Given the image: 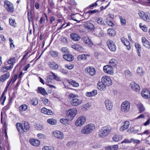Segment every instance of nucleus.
<instances>
[{
    "label": "nucleus",
    "mask_w": 150,
    "mask_h": 150,
    "mask_svg": "<svg viewBox=\"0 0 150 150\" xmlns=\"http://www.w3.org/2000/svg\"><path fill=\"white\" fill-rule=\"evenodd\" d=\"M95 125L93 123H90L83 127L81 131V133L87 135L93 132L96 129Z\"/></svg>",
    "instance_id": "nucleus-1"
},
{
    "label": "nucleus",
    "mask_w": 150,
    "mask_h": 150,
    "mask_svg": "<svg viewBox=\"0 0 150 150\" xmlns=\"http://www.w3.org/2000/svg\"><path fill=\"white\" fill-rule=\"evenodd\" d=\"M111 131L112 127L109 125L103 127L98 132V136L100 138H105L109 134Z\"/></svg>",
    "instance_id": "nucleus-2"
},
{
    "label": "nucleus",
    "mask_w": 150,
    "mask_h": 150,
    "mask_svg": "<svg viewBox=\"0 0 150 150\" xmlns=\"http://www.w3.org/2000/svg\"><path fill=\"white\" fill-rule=\"evenodd\" d=\"M16 126L18 131L21 134L27 132L29 129V126L27 122H24L23 126L21 123L18 122L16 124Z\"/></svg>",
    "instance_id": "nucleus-3"
},
{
    "label": "nucleus",
    "mask_w": 150,
    "mask_h": 150,
    "mask_svg": "<svg viewBox=\"0 0 150 150\" xmlns=\"http://www.w3.org/2000/svg\"><path fill=\"white\" fill-rule=\"evenodd\" d=\"M130 107L131 104L130 102L127 100H125L121 104L120 111L123 113H127L129 111Z\"/></svg>",
    "instance_id": "nucleus-4"
},
{
    "label": "nucleus",
    "mask_w": 150,
    "mask_h": 150,
    "mask_svg": "<svg viewBox=\"0 0 150 150\" xmlns=\"http://www.w3.org/2000/svg\"><path fill=\"white\" fill-rule=\"evenodd\" d=\"M77 112V110L76 108H73L70 109L67 111L66 116L71 121L74 119Z\"/></svg>",
    "instance_id": "nucleus-5"
},
{
    "label": "nucleus",
    "mask_w": 150,
    "mask_h": 150,
    "mask_svg": "<svg viewBox=\"0 0 150 150\" xmlns=\"http://www.w3.org/2000/svg\"><path fill=\"white\" fill-rule=\"evenodd\" d=\"M86 118L83 116L79 117L76 120L75 125L76 127H81L83 125L86 121Z\"/></svg>",
    "instance_id": "nucleus-6"
},
{
    "label": "nucleus",
    "mask_w": 150,
    "mask_h": 150,
    "mask_svg": "<svg viewBox=\"0 0 150 150\" xmlns=\"http://www.w3.org/2000/svg\"><path fill=\"white\" fill-rule=\"evenodd\" d=\"M4 6L8 12L12 13L14 11V8L13 4L8 1H4Z\"/></svg>",
    "instance_id": "nucleus-7"
},
{
    "label": "nucleus",
    "mask_w": 150,
    "mask_h": 150,
    "mask_svg": "<svg viewBox=\"0 0 150 150\" xmlns=\"http://www.w3.org/2000/svg\"><path fill=\"white\" fill-rule=\"evenodd\" d=\"M138 14L140 17L145 21L150 22V14L148 13H145L142 11H139Z\"/></svg>",
    "instance_id": "nucleus-8"
},
{
    "label": "nucleus",
    "mask_w": 150,
    "mask_h": 150,
    "mask_svg": "<svg viewBox=\"0 0 150 150\" xmlns=\"http://www.w3.org/2000/svg\"><path fill=\"white\" fill-rule=\"evenodd\" d=\"M51 134L55 138L59 139H62L64 137V135L61 131L55 130L52 131Z\"/></svg>",
    "instance_id": "nucleus-9"
},
{
    "label": "nucleus",
    "mask_w": 150,
    "mask_h": 150,
    "mask_svg": "<svg viewBox=\"0 0 150 150\" xmlns=\"http://www.w3.org/2000/svg\"><path fill=\"white\" fill-rule=\"evenodd\" d=\"M101 81L106 86H109L112 84L110 78L108 76H104L101 78Z\"/></svg>",
    "instance_id": "nucleus-10"
},
{
    "label": "nucleus",
    "mask_w": 150,
    "mask_h": 150,
    "mask_svg": "<svg viewBox=\"0 0 150 150\" xmlns=\"http://www.w3.org/2000/svg\"><path fill=\"white\" fill-rule=\"evenodd\" d=\"M104 72L108 74L112 75L114 73V70L111 65L109 64L104 66L103 67Z\"/></svg>",
    "instance_id": "nucleus-11"
},
{
    "label": "nucleus",
    "mask_w": 150,
    "mask_h": 150,
    "mask_svg": "<svg viewBox=\"0 0 150 150\" xmlns=\"http://www.w3.org/2000/svg\"><path fill=\"white\" fill-rule=\"evenodd\" d=\"M106 44L109 49L112 51H115L116 47L115 42L111 40H108L107 41Z\"/></svg>",
    "instance_id": "nucleus-12"
},
{
    "label": "nucleus",
    "mask_w": 150,
    "mask_h": 150,
    "mask_svg": "<svg viewBox=\"0 0 150 150\" xmlns=\"http://www.w3.org/2000/svg\"><path fill=\"white\" fill-rule=\"evenodd\" d=\"M82 40L85 44L89 47H91L93 45V42L87 36H84L82 38Z\"/></svg>",
    "instance_id": "nucleus-13"
},
{
    "label": "nucleus",
    "mask_w": 150,
    "mask_h": 150,
    "mask_svg": "<svg viewBox=\"0 0 150 150\" xmlns=\"http://www.w3.org/2000/svg\"><path fill=\"white\" fill-rule=\"evenodd\" d=\"M85 71L86 72L91 76L95 75L96 73L95 69L92 67H87L85 69Z\"/></svg>",
    "instance_id": "nucleus-14"
},
{
    "label": "nucleus",
    "mask_w": 150,
    "mask_h": 150,
    "mask_svg": "<svg viewBox=\"0 0 150 150\" xmlns=\"http://www.w3.org/2000/svg\"><path fill=\"white\" fill-rule=\"evenodd\" d=\"M141 96L144 99H148L150 97V92L146 89H144L141 92Z\"/></svg>",
    "instance_id": "nucleus-15"
},
{
    "label": "nucleus",
    "mask_w": 150,
    "mask_h": 150,
    "mask_svg": "<svg viewBox=\"0 0 150 150\" xmlns=\"http://www.w3.org/2000/svg\"><path fill=\"white\" fill-rule=\"evenodd\" d=\"M82 100L80 99L73 98L71 101V105L74 106H76L80 105L82 103Z\"/></svg>",
    "instance_id": "nucleus-16"
},
{
    "label": "nucleus",
    "mask_w": 150,
    "mask_h": 150,
    "mask_svg": "<svg viewBox=\"0 0 150 150\" xmlns=\"http://www.w3.org/2000/svg\"><path fill=\"white\" fill-rule=\"evenodd\" d=\"M123 124L120 128V131L123 132L127 129L129 127L130 125V123L129 121H126L123 123Z\"/></svg>",
    "instance_id": "nucleus-17"
},
{
    "label": "nucleus",
    "mask_w": 150,
    "mask_h": 150,
    "mask_svg": "<svg viewBox=\"0 0 150 150\" xmlns=\"http://www.w3.org/2000/svg\"><path fill=\"white\" fill-rule=\"evenodd\" d=\"M132 89L134 91L138 92L139 91L140 88L139 85L134 82H132L130 83Z\"/></svg>",
    "instance_id": "nucleus-18"
},
{
    "label": "nucleus",
    "mask_w": 150,
    "mask_h": 150,
    "mask_svg": "<svg viewBox=\"0 0 150 150\" xmlns=\"http://www.w3.org/2000/svg\"><path fill=\"white\" fill-rule=\"evenodd\" d=\"M105 103L107 109L109 110H111L112 108V101L109 100H106L105 101Z\"/></svg>",
    "instance_id": "nucleus-19"
},
{
    "label": "nucleus",
    "mask_w": 150,
    "mask_h": 150,
    "mask_svg": "<svg viewBox=\"0 0 150 150\" xmlns=\"http://www.w3.org/2000/svg\"><path fill=\"white\" fill-rule=\"evenodd\" d=\"M121 40L124 45L127 47V48L129 50L131 49V46L128 40L124 38H121Z\"/></svg>",
    "instance_id": "nucleus-20"
},
{
    "label": "nucleus",
    "mask_w": 150,
    "mask_h": 150,
    "mask_svg": "<svg viewBox=\"0 0 150 150\" xmlns=\"http://www.w3.org/2000/svg\"><path fill=\"white\" fill-rule=\"evenodd\" d=\"M29 142L33 146H39L40 143L39 140L34 139H30Z\"/></svg>",
    "instance_id": "nucleus-21"
},
{
    "label": "nucleus",
    "mask_w": 150,
    "mask_h": 150,
    "mask_svg": "<svg viewBox=\"0 0 150 150\" xmlns=\"http://www.w3.org/2000/svg\"><path fill=\"white\" fill-rule=\"evenodd\" d=\"M109 65H111V67L114 68H116L118 66V62L115 59H112L110 60L109 62Z\"/></svg>",
    "instance_id": "nucleus-22"
},
{
    "label": "nucleus",
    "mask_w": 150,
    "mask_h": 150,
    "mask_svg": "<svg viewBox=\"0 0 150 150\" xmlns=\"http://www.w3.org/2000/svg\"><path fill=\"white\" fill-rule=\"evenodd\" d=\"M70 37L71 39L75 41H79L81 38L80 37L78 34L75 33L71 34Z\"/></svg>",
    "instance_id": "nucleus-23"
},
{
    "label": "nucleus",
    "mask_w": 150,
    "mask_h": 150,
    "mask_svg": "<svg viewBox=\"0 0 150 150\" xmlns=\"http://www.w3.org/2000/svg\"><path fill=\"white\" fill-rule=\"evenodd\" d=\"M142 42L144 46L148 49L150 48V44L149 42L144 37L142 38Z\"/></svg>",
    "instance_id": "nucleus-24"
},
{
    "label": "nucleus",
    "mask_w": 150,
    "mask_h": 150,
    "mask_svg": "<svg viewBox=\"0 0 150 150\" xmlns=\"http://www.w3.org/2000/svg\"><path fill=\"white\" fill-rule=\"evenodd\" d=\"M10 76V74L9 72H7L4 74L1 75L0 77V81L2 82H4L8 79Z\"/></svg>",
    "instance_id": "nucleus-25"
},
{
    "label": "nucleus",
    "mask_w": 150,
    "mask_h": 150,
    "mask_svg": "<svg viewBox=\"0 0 150 150\" xmlns=\"http://www.w3.org/2000/svg\"><path fill=\"white\" fill-rule=\"evenodd\" d=\"M41 112L44 114L48 115H52L53 114V112L50 109H47L45 108H42L41 110Z\"/></svg>",
    "instance_id": "nucleus-26"
},
{
    "label": "nucleus",
    "mask_w": 150,
    "mask_h": 150,
    "mask_svg": "<svg viewBox=\"0 0 150 150\" xmlns=\"http://www.w3.org/2000/svg\"><path fill=\"white\" fill-rule=\"evenodd\" d=\"M97 93V91L94 90L91 92H88L86 93V96L88 97L94 96L96 95Z\"/></svg>",
    "instance_id": "nucleus-27"
},
{
    "label": "nucleus",
    "mask_w": 150,
    "mask_h": 150,
    "mask_svg": "<svg viewBox=\"0 0 150 150\" xmlns=\"http://www.w3.org/2000/svg\"><path fill=\"white\" fill-rule=\"evenodd\" d=\"M106 85L102 82L99 81L98 83L97 87L100 91H103L106 89Z\"/></svg>",
    "instance_id": "nucleus-28"
},
{
    "label": "nucleus",
    "mask_w": 150,
    "mask_h": 150,
    "mask_svg": "<svg viewBox=\"0 0 150 150\" xmlns=\"http://www.w3.org/2000/svg\"><path fill=\"white\" fill-rule=\"evenodd\" d=\"M137 73L139 76H141L144 74L145 72L142 67H139L137 69Z\"/></svg>",
    "instance_id": "nucleus-29"
},
{
    "label": "nucleus",
    "mask_w": 150,
    "mask_h": 150,
    "mask_svg": "<svg viewBox=\"0 0 150 150\" xmlns=\"http://www.w3.org/2000/svg\"><path fill=\"white\" fill-rule=\"evenodd\" d=\"M122 136L119 134H115L114 135L112 138V140L115 142H118L122 139Z\"/></svg>",
    "instance_id": "nucleus-30"
},
{
    "label": "nucleus",
    "mask_w": 150,
    "mask_h": 150,
    "mask_svg": "<svg viewBox=\"0 0 150 150\" xmlns=\"http://www.w3.org/2000/svg\"><path fill=\"white\" fill-rule=\"evenodd\" d=\"M63 56L65 60L68 61H71L74 59L73 57L70 54H64Z\"/></svg>",
    "instance_id": "nucleus-31"
},
{
    "label": "nucleus",
    "mask_w": 150,
    "mask_h": 150,
    "mask_svg": "<svg viewBox=\"0 0 150 150\" xmlns=\"http://www.w3.org/2000/svg\"><path fill=\"white\" fill-rule=\"evenodd\" d=\"M16 57H13L9 59L7 61L8 64H10V66H12V68H13L14 64L16 63Z\"/></svg>",
    "instance_id": "nucleus-32"
},
{
    "label": "nucleus",
    "mask_w": 150,
    "mask_h": 150,
    "mask_svg": "<svg viewBox=\"0 0 150 150\" xmlns=\"http://www.w3.org/2000/svg\"><path fill=\"white\" fill-rule=\"evenodd\" d=\"M37 92L43 95H47V93L45 91V89L42 87H38L37 89Z\"/></svg>",
    "instance_id": "nucleus-33"
},
{
    "label": "nucleus",
    "mask_w": 150,
    "mask_h": 150,
    "mask_svg": "<svg viewBox=\"0 0 150 150\" xmlns=\"http://www.w3.org/2000/svg\"><path fill=\"white\" fill-rule=\"evenodd\" d=\"M28 108V106L26 104H23L21 105L19 107V110L20 112H22L26 111Z\"/></svg>",
    "instance_id": "nucleus-34"
},
{
    "label": "nucleus",
    "mask_w": 150,
    "mask_h": 150,
    "mask_svg": "<svg viewBox=\"0 0 150 150\" xmlns=\"http://www.w3.org/2000/svg\"><path fill=\"white\" fill-rule=\"evenodd\" d=\"M71 121L66 116L65 117V119L63 118L61 119L60 120V122L62 124L66 125L68 124L67 122Z\"/></svg>",
    "instance_id": "nucleus-35"
},
{
    "label": "nucleus",
    "mask_w": 150,
    "mask_h": 150,
    "mask_svg": "<svg viewBox=\"0 0 150 150\" xmlns=\"http://www.w3.org/2000/svg\"><path fill=\"white\" fill-rule=\"evenodd\" d=\"M90 56V55L88 54H80L78 56L77 59L79 60H85L88 57H89Z\"/></svg>",
    "instance_id": "nucleus-36"
},
{
    "label": "nucleus",
    "mask_w": 150,
    "mask_h": 150,
    "mask_svg": "<svg viewBox=\"0 0 150 150\" xmlns=\"http://www.w3.org/2000/svg\"><path fill=\"white\" fill-rule=\"evenodd\" d=\"M145 116L143 114H141L139 116L137 117L134 120V122H137L138 124H139L141 122V120L140 119L144 118Z\"/></svg>",
    "instance_id": "nucleus-37"
},
{
    "label": "nucleus",
    "mask_w": 150,
    "mask_h": 150,
    "mask_svg": "<svg viewBox=\"0 0 150 150\" xmlns=\"http://www.w3.org/2000/svg\"><path fill=\"white\" fill-rule=\"evenodd\" d=\"M139 111L140 113H141L144 111L145 108L143 106V105L141 103H138L137 105Z\"/></svg>",
    "instance_id": "nucleus-38"
},
{
    "label": "nucleus",
    "mask_w": 150,
    "mask_h": 150,
    "mask_svg": "<svg viewBox=\"0 0 150 150\" xmlns=\"http://www.w3.org/2000/svg\"><path fill=\"white\" fill-rule=\"evenodd\" d=\"M12 69V66H5L2 67L1 71L3 73L6 72L8 70Z\"/></svg>",
    "instance_id": "nucleus-39"
},
{
    "label": "nucleus",
    "mask_w": 150,
    "mask_h": 150,
    "mask_svg": "<svg viewBox=\"0 0 150 150\" xmlns=\"http://www.w3.org/2000/svg\"><path fill=\"white\" fill-rule=\"evenodd\" d=\"M85 27L86 28L91 30H93L95 28L94 25L89 23H86L85 25Z\"/></svg>",
    "instance_id": "nucleus-40"
},
{
    "label": "nucleus",
    "mask_w": 150,
    "mask_h": 150,
    "mask_svg": "<svg viewBox=\"0 0 150 150\" xmlns=\"http://www.w3.org/2000/svg\"><path fill=\"white\" fill-rule=\"evenodd\" d=\"M49 65L50 67L53 69H56L58 68V65L56 63L51 62L49 63Z\"/></svg>",
    "instance_id": "nucleus-41"
},
{
    "label": "nucleus",
    "mask_w": 150,
    "mask_h": 150,
    "mask_svg": "<svg viewBox=\"0 0 150 150\" xmlns=\"http://www.w3.org/2000/svg\"><path fill=\"white\" fill-rule=\"evenodd\" d=\"M107 33L110 36H113L115 35V30L112 28H109L107 31Z\"/></svg>",
    "instance_id": "nucleus-42"
},
{
    "label": "nucleus",
    "mask_w": 150,
    "mask_h": 150,
    "mask_svg": "<svg viewBox=\"0 0 150 150\" xmlns=\"http://www.w3.org/2000/svg\"><path fill=\"white\" fill-rule=\"evenodd\" d=\"M95 34L97 36L99 37H103L104 36L103 32L100 29H98L96 30Z\"/></svg>",
    "instance_id": "nucleus-43"
},
{
    "label": "nucleus",
    "mask_w": 150,
    "mask_h": 150,
    "mask_svg": "<svg viewBox=\"0 0 150 150\" xmlns=\"http://www.w3.org/2000/svg\"><path fill=\"white\" fill-rule=\"evenodd\" d=\"M49 76H50V78L51 79H52H52H54L58 81H59L60 80L59 78L57 77L53 73H51L50 74Z\"/></svg>",
    "instance_id": "nucleus-44"
},
{
    "label": "nucleus",
    "mask_w": 150,
    "mask_h": 150,
    "mask_svg": "<svg viewBox=\"0 0 150 150\" xmlns=\"http://www.w3.org/2000/svg\"><path fill=\"white\" fill-rule=\"evenodd\" d=\"M47 122L51 125H55L57 123V121L53 118H50L47 120Z\"/></svg>",
    "instance_id": "nucleus-45"
},
{
    "label": "nucleus",
    "mask_w": 150,
    "mask_h": 150,
    "mask_svg": "<svg viewBox=\"0 0 150 150\" xmlns=\"http://www.w3.org/2000/svg\"><path fill=\"white\" fill-rule=\"evenodd\" d=\"M6 96L4 95V94L3 93L0 98V103L2 105H4L5 101L6 100Z\"/></svg>",
    "instance_id": "nucleus-46"
},
{
    "label": "nucleus",
    "mask_w": 150,
    "mask_h": 150,
    "mask_svg": "<svg viewBox=\"0 0 150 150\" xmlns=\"http://www.w3.org/2000/svg\"><path fill=\"white\" fill-rule=\"evenodd\" d=\"M9 22L10 25L11 26L15 27H16V23L14 19L9 18Z\"/></svg>",
    "instance_id": "nucleus-47"
},
{
    "label": "nucleus",
    "mask_w": 150,
    "mask_h": 150,
    "mask_svg": "<svg viewBox=\"0 0 150 150\" xmlns=\"http://www.w3.org/2000/svg\"><path fill=\"white\" fill-rule=\"evenodd\" d=\"M69 83L74 87H77L79 86V83L74 80L70 81Z\"/></svg>",
    "instance_id": "nucleus-48"
},
{
    "label": "nucleus",
    "mask_w": 150,
    "mask_h": 150,
    "mask_svg": "<svg viewBox=\"0 0 150 150\" xmlns=\"http://www.w3.org/2000/svg\"><path fill=\"white\" fill-rule=\"evenodd\" d=\"M42 150H54L53 147L51 146H44L42 148Z\"/></svg>",
    "instance_id": "nucleus-49"
},
{
    "label": "nucleus",
    "mask_w": 150,
    "mask_h": 150,
    "mask_svg": "<svg viewBox=\"0 0 150 150\" xmlns=\"http://www.w3.org/2000/svg\"><path fill=\"white\" fill-rule=\"evenodd\" d=\"M50 55L53 57H56L58 55V53L56 51H51L50 52Z\"/></svg>",
    "instance_id": "nucleus-50"
},
{
    "label": "nucleus",
    "mask_w": 150,
    "mask_h": 150,
    "mask_svg": "<svg viewBox=\"0 0 150 150\" xmlns=\"http://www.w3.org/2000/svg\"><path fill=\"white\" fill-rule=\"evenodd\" d=\"M119 18L121 24L123 26L125 25L126 24L125 19L121 16H119Z\"/></svg>",
    "instance_id": "nucleus-51"
},
{
    "label": "nucleus",
    "mask_w": 150,
    "mask_h": 150,
    "mask_svg": "<svg viewBox=\"0 0 150 150\" xmlns=\"http://www.w3.org/2000/svg\"><path fill=\"white\" fill-rule=\"evenodd\" d=\"M31 103L34 105H36L38 103V99L36 98H33L31 100Z\"/></svg>",
    "instance_id": "nucleus-52"
},
{
    "label": "nucleus",
    "mask_w": 150,
    "mask_h": 150,
    "mask_svg": "<svg viewBox=\"0 0 150 150\" xmlns=\"http://www.w3.org/2000/svg\"><path fill=\"white\" fill-rule=\"evenodd\" d=\"M140 28L144 32H146L147 30V28L145 25H142L141 23L139 25Z\"/></svg>",
    "instance_id": "nucleus-53"
},
{
    "label": "nucleus",
    "mask_w": 150,
    "mask_h": 150,
    "mask_svg": "<svg viewBox=\"0 0 150 150\" xmlns=\"http://www.w3.org/2000/svg\"><path fill=\"white\" fill-rule=\"evenodd\" d=\"M37 136L39 139H44L46 138V136L45 135L41 133L38 134H37Z\"/></svg>",
    "instance_id": "nucleus-54"
},
{
    "label": "nucleus",
    "mask_w": 150,
    "mask_h": 150,
    "mask_svg": "<svg viewBox=\"0 0 150 150\" xmlns=\"http://www.w3.org/2000/svg\"><path fill=\"white\" fill-rule=\"evenodd\" d=\"M97 22L98 24L100 25H104L105 24V23L103 21V19L101 18H98L97 19Z\"/></svg>",
    "instance_id": "nucleus-55"
},
{
    "label": "nucleus",
    "mask_w": 150,
    "mask_h": 150,
    "mask_svg": "<svg viewBox=\"0 0 150 150\" xmlns=\"http://www.w3.org/2000/svg\"><path fill=\"white\" fill-rule=\"evenodd\" d=\"M90 104L88 103H85L83 105V108L84 110H86L90 108Z\"/></svg>",
    "instance_id": "nucleus-56"
},
{
    "label": "nucleus",
    "mask_w": 150,
    "mask_h": 150,
    "mask_svg": "<svg viewBox=\"0 0 150 150\" xmlns=\"http://www.w3.org/2000/svg\"><path fill=\"white\" fill-rule=\"evenodd\" d=\"M9 41L10 45V48L11 49H13L15 47V45L13 44V41L11 38H10L9 39Z\"/></svg>",
    "instance_id": "nucleus-57"
},
{
    "label": "nucleus",
    "mask_w": 150,
    "mask_h": 150,
    "mask_svg": "<svg viewBox=\"0 0 150 150\" xmlns=\"http://www.w3.org/2000/svg\"><path fill=\"white\" fill-rule=\"evenodd\" d=\"M125 74L128 76H130L132 75V73L128 70H127L125 71Z\"/></svg>",
    "instance_id": "nucleus-58"
},
{
    "label": "nucleus",
    "mask_w": 150,
    "mask_h": 150,
    "mask_svg": "<svg viewBox=\"0 0 150 150\" xmlns=\"http://www.w3.org/2000/svg\"><path fill=\"white\" fill-rule=\"evenodd\" d=\"M42 101L43 103L45 105H49L48 100L47 99L45 98H43L42 99Z\"/></svg>",
    "instance_id": "nucleus-59"
},
{
    "label": "nucleus",
    "mask_w": 150,
    "mask_h": 150,
    "mask_svg": "<svg viewBox=\"0 0 150 150\" xmlns=\"http://www.w3.org/2000/svg\"><path fill=\"white\" fill-rule=\"evenodd\" d=\"M65 67L67 68V69L71 70L73 69L74 67V66L73 65L71 64V65H68L67 64L65 65Z\"/></svg>",
    "instance_id": "nucleus-60"
},
{
    "label": "nucleus",
    "mask_w": 150,
    "mask_h": 150,
    "mask_svg": "<svg viewBox=\"0 0 150 150\" xmlns=\"http://www.w3.org/2000/svg\"><path fill=\"white\" fill-rule=\"evenodd\" d=\"M135 46L137 49V51H141V47L140 45L137 43L135 44Z\"/></svg>",
    "instance_id": "nucleus-61"
},
{
    "label": "nucleus",
    "mask_w": 150,
    "mask_h": 150,
    "mask_svg": "<svg viewBox=\"0 0 150 150\" xmlns=\"http://www.w3.org/2000/svg\"><path fill=\"white\" fill-rule=\"evenodd\" d=\"M131 143L133 142L135 143H138L140 141L138 139H135L133 138H132L130 139Z\"/></svg>",
    "instance_id": "nucleus-62"
},
{
    "label": "nucleus",
    "mask_w": 150,
    "mask_h": 150,
    "mask_svg": "<svg viewBox=\"0 0 150 150\" xmlns=\"http://www.w3.org/2000/svg\"><path fill=\"white\" fill-rule=\"evenodd\" d=\"M131 143L130 140H129L128 139H124L123 141L121 142V144H123V143L125 144H129Z\"/></svg>",
    "instance_id": "nucleus-63"
},
{
    "label": "nucleus",
    "mask_w": 150,
    "mask_h": 150,
    "mask_svg": "<svg viewBox=\"0 0 150 150\" xmlns=\"http://www.w3.org/2000/svg\"><path fill=\"white\" fill-rule=\"evenodd\" d=\"M112 150H117L119 147V146L117 144L113 145L111 146Z\"/></svg>",
    "instance_id": "nucleus-64"
}]
</instances>
